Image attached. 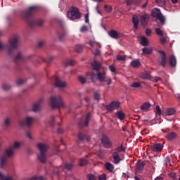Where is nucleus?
I'll list each match as a JSON object with an SVG mask.
<instances>
[{
	"label": "nucleus",
	"mask_w": 180,
	"mask_h": 180,
	"mask_svg": "<svg viewBox=\"0 0 180 180\" xmlns=\"http://www.w3.org/2000/svg\"><path fill=\"white\" fill-rule=\"evenodd\" d=\"M36 12H37V6H33L21 13V16L27 20V25L31 29L36 27V26H43L44 23L43 19H33V15H34Z\"/></svg>",
	"instance_id": "f257e3e1"
},
{
	"label": "nucleus",
	"mask_w": 180,
	"mask_h": 180,
	"mask_svg": "<svg viewBox=\"0 0 180 180\" xmlns=\"http://www.w3.org/2000/svg\"><path fill=\"white\" fill-rule=\"evenodd\" d=\"M19 47V35H13L9 39L8 44H2L0 41V51L6 50L10 57H15V50Z\"/></svg>",
	"instance_id": "f03ea898"
},
{
	"label": "nucleus",
	"mask_w": 180,
	"mask_h": 180,
	"mask_svg": "<svg viewBox=\"0 0 180 180\" xmlns=\"http://www.w3.org/2000/svg\"><path fill=\"white\" fill-rule=\"evenodd\" d=\"M20 147V143L15 142L14 145L6 150L5 155L1 158L0 165L1 168H5L8 165V158H11L15 155V151Z\"/></svg>",
	"instance_id": "7ed1b4c3"
},
{
	"label": "nucleus",
	"mask_w": 180,
	"mask_h": 180,
	"mask_svg": "<svg viewBox=\"0 0 180 180\" xmlns=\"http://www.w3.org/2000/svg\"><path fill=\"white\" fill-rule=\"evenodd\" d=\"M50 105L52 109H56L57 108L58 109H60V108L64 109V108H65V104L63 101V98H61V96L60 95L52 96L50 98Z\"/></svg>",
	"instance_id": "20e7f679"
},
{
	"label": "nucleus",
	"mask_w": 180,
	"mask_h": 180,
	"mask_svg": "<svg viewBox=\"0 0 180 180\" xmlns=\"http://www.w3.org/2000/svg\"><path fill=\"white\" fill-rule=\"evenodd\" d=\"M37 148L40 151V154L38 155V160L42 163L46 162V161H47V155L46 153H47L49 146L44 143H39L37 144Z\"/></svg>",
	"instance_id": "39448f33"
},
{
	"label": "nucleus",
	"mask_w": 180,
	"mask_h": 180,
	"mask_svg": "<svg viewBox=\"0 0 180 180\" xmlns=\"http://www.w3.org/2000/svg\"><path fill=\"white\" fill-rule=\"evenodd\" d=\"M67 15L70 20L81 19V13L79 12V9L77 7H72L69 11H68Z\"/></svg>",
	"instance_id": "423d86ee"
},
{
	"label": "nucleus",
	"mask_w": 180,
	"mask_h": 180,
	"mask_svg": "<svg viewBox=\"0 0 180 180\" xmlns=\"http://www.w3.org/2000/svg\"><path fill=\"white\" fill-rule=\"evenodd\" d=\"M151 15L153 18H155V19L160 20L161 25H165V17L161 13V10H160V8L152 10Z\"/></svg>",
	"instance_id": "0eeeda50"
},
{
	"label": "nucleus",
	"mask_w": 180,
	"mask_h": 180,
	"mask_svg": "<svg viewBox=\"0 0 180 180\" xmlns=\"http://www.w3.org/2000/svg\"><path fill=\"white\" fill-rule=\"evenodd\" d=\"M89 119H91V112H87L86 114L85 119L81 118L78 122V127L79 129H83V127H88L89 123Z\"/></svg>",
	"instance_id": "6e6552de"
},
{
	"label": "nucleus",
	"mask_w": 180,
	"mask_h": 180,
	"mask_svg": "<svg viewBox=\"0 0 180 180\" xmlns=\"http://www.w3.org/2000/svg\"><path fill=\"white\" fill-rule=\"evenodd\" d=\"M97 78L100 82H106L107 85L112 84V79L110 77H106V73L102 72H98Z\"/></svg>",
	"instance_id": "1a4fd4ad"
},
{
	"label": "nucleus",
	"mask_w": 180,
	"mask_h": 180,
	"mask_svg": "<svg viewBox=\"0 0 180 180\" xmlns=\"http://www.w3.org/2000/svg\"><path fill=\"white\" fill-rule=\"evenodd\" d=\"M119 108H120V103L116 101H112L110 104L105 105V109L110 112L117 110Z\"/></svg>",
	"instance_id": "9d476101"
},
{
	"label": "nucleus",
	"mask_w": 180,
	"mask_h": 180,
	"mask_svg": "<svg viewBox=\"0 0 180 180\" xmlns=\"http://www.w3.org/2000/svg\"><path fill=\"white\" fill-rule=\"evenodd\" d=\"M34 121V118L31 117H27L25 119L20 122V125L22 127L26 126V127H30V126L33 124Z\"/></svg>",
	"instance_id": "9b49d317"
},
{
	"label": "nucleus",
	"mask_w": 180,
	"mask_h": 180,
	"mask_svg": "<svg viewBox=\"0 0 180 180\" xmlns=\"http://www.w3.org/2000/svg\"><path fill=\"white\" fill-rule=\"evenodd\" d=\"M30 58H32V55L23 56L22 53L18 52L16 56L13 58V60L15 63H18V61H27Z\"/></svg>",
	"instance_id": "f8f14e48"
},
{
	"label": "nucleus",
	"mask_w": 180,
	"mask_h": 180,
	"mask_svg": "<svg viewBox=\"0 0 180 180\" xmlns=\"http://www.w3.org/2000/svg\"><path fill=\"white\" fill-rule=\"evenodd\" d=\"M54 81L55 86L56 88H58V89H64V88L67 86V82L61 81L58 77H55Z\"/></svg>",
	"instance_id": "ddd939ff"
},
{
	"label": "nucleus",
	"mask_w": 180,
	"mask_h": 180,
	"mask_svg": "<svg viewBox=\"0 0 180 180\" xmlns=\"http://www.w3.org/2000/svg\"><path fill=\"white\" fill-rule=\"evenodd\" d=\"M101 143L105 148H111L112 146H113V143H112V141H110L109 137L106 136L102 137Z\"/></svg>",
	"instance_id": "4468645a"
},
{
	"label": "nucleus",
	"mask_w": 180,
	"mask_h": 180,
	"mask_svg": "<svg viewBox=\"0 0 180 180\" xmlns=\"http://www.w3.org/2000/svg\"><path fill=\"white\" fill-rule=\"evenodd\" d=\"M150 150L154 153H161L164 150V146L160 143H153L150 146Z\"/></svg>",
	"instance_id": "2eb2a0df"
},
{
	"label": "nucleus",
	"mask_w": 180,
	"mask_h": 180,
	"mask_svg": "<svg viewBox=\"0 0 180 180\" xmlns=\"http://www.w3.org/2000/svg\"><path fill=\"white\" fill-rule=\"evenodd\" d=\"M149 20H150V15L147 13L143 14V15H141V17H140V22H141V26H143V27H146V26H147V25H148Z\"/></svg>",
	"instance_id": "dca6fc26"
},
{
	"label": "nucleus",
	"mask_w": 180,
	"mask_h": 180,
	"mask_svg": "<svg viewBox=\"0 0 180 180\" xmlns=\"http://www.w3.org/2000/svg\"><path fill=\"white\" fill-rule=\"evenodd\" d=\"M159 54H160V64L162 67L165 68L167 65V55L164 51H158Z\"/></svg>",
	"instance_id": "f3484780"
},
{
	"label": "nucleus",
	"mask_w": 180,
	"mask_h": 180,
	"mask_svg": "<svg viewBox=\"0 0 180 180\" xmlns=\"http://www.w3.org/2000/svg\"><path fill=\"white\" fill-rule=\"evenodd\" d=\"M43 98L39 99L37 103H35L32 106L33 112H39L41 109V103H43Z\"/></svg>",
	"instance_id": "a211bd4d"
},
{
	"label": "nucleus",
	"mask_w": 180,
	"mask_h": 180,
	"mask_svg": "<svg viewBox=\"0 0 180 180\" xmlns=\"http://www.w3.org/2000/svg\"><path fill=\"white\" fill-rule=\"evenodd\" d=\"M144 165H146L144 162L139 160L138 162L136 164V172L140 174V172H141V171L144 169Z\"/></svg>",
	"instance_id": "6ab92c4d"
},
{
	"label": "nucleus",
	"mask_w": 180,
	"mask_h": 180,
	"mask_svg": "<svg viewBox=\"0 0 180 180\" xmlns=\"http://www.w3.org/2000/svg\"><path fill=\"white\" fill-rule=\"evenodd\" d=\"M108 34L110 37H112V39H120V33L117 32V31L115 30H111L109 32Z\"/></svg>",
	"instance_id": "aec40b11"
},
{
	"label": "nucleus",
	"mask_w": 180,
	"mask_h": 180,
	"mask_svg": "<svg viewBox=\"0 0 180 180\" xmlns=\"http://www.w3.org/2000/svg\"><path fill=\"white\" fill-rule=\"evenodd\" d=\"M104 167L105 169L108 171V172H110L111 174H113V172H115V166L112 163L106 162L104 165Z\"/></svg>",
	"instance_id": "412c9836"
},
{
	"label": "nucleus",
	"mask_w": 180,
	"mask_h": 180,
	"mask_svg": "<svg viewBox=\"0 0 180 180\" xmlns=\"http://www.w3.org/2000/svg\"><path fill=\"white\" fill-rule=\"evenodd\" d=\"M139 16H137L136 15H133L132 23L134 25V29H135V30H137V29H139Z\"/></svg>",
	"instance_id": "4be33fe9"
},
{
	"label": "nucleus",
	"mask_w": 180,
	"mask_h": 180,
	"mask_svg": "<svg viewBox=\"0 0 180 180\" xmlns=\"http://www.w3.org/2000/svg\"><path fill=\"white\" fill-rule=\"evenodd\" d=\"M112 157L113 158L114 163L119 164V162H120V156L119 155V152H113L112 154Z\"/></svg>",
	"instance_id": "5701e85b"
},
{
	"label": "nucleus",
	"mask_w": 180,
	"mask_h": 180,
	"mask_svg": "<svg viewBox=\"0 0 180 180\" xmlns=\"http://www.w3.org/2000/svg\"><path fill=\"white\" fill-rule=\"evenodd\" d=\"M65 36H67V31L64 29H62L59 32H58V38L59 40L63 41V40L65 39Z\"/></svg>",
	"instance_id": "b1692460"
},
{
	"label": "nucleus",
	"mask_w": 180,
	"mask_h": 180,
	"mask_svg": "<svg viewBox=\"0 0 180 180\" xmlns=\"http://www.w3.org/2000/svg\"><path fill=\"white\" fill-rule=\"evenodd\" d=\"M64 171V167L63 166H59L53 168V174L55 175H57L58 176H60V173L63 172Z\"/></svg>",
	"instance_id": "393cba45"
},
{
	"label": "nucleus",
	"mask_w": 180,
	"mask_h": 180,
	"mask_svg": "<svg viewBox=\"0 0 180 180\" xmlns=\"http://www.w3.org/2000/svg\"><path fill=\"white\" fill-rule=\"evenodd\" d=\"M115 116H117V117L120 120H124V119L126 118V115L124 114V112H123V111L120 110L117 111L115 113Z\"/></svg>",
	"instance_id": "a878e982"
},
{
	"label": "nucleus",
	"mask_w": 180,
	"mask_h": 180,
	"mask_svg": "<svg viewBox=\"0 0 180 180\" xmlns=\"http://www.w3.org/2000/svg\"><path fill=\"white\" fill-rule=\"evenodd\" d=\"M169 65L174 68L176 67V58H175V56L172 55L169 58Z\"/></svg>",
	"instance_id": "bb28decb"
},
{
	"label": "nucleus",
	"mask_w": 180,
	"mask_h": 180,
	"mask_svg": "<svg viewBox=\"0 0 180 180\" xmlns=\"http://www.w3.org/2000/svg\"><path fill=\"white\" fill-rule=\"evenodd\" d=\"M91 65L94 68V70H96V71H99L101 70V63H98L96 60H94L92 63Z\"/></svg>",
	"instance_id": "cd10ccee"
},
{
	"label": "nucleus",
	"mask_w": 180,
	"mask_h": 180,
	"mask_svg": "<svg viewBox=\"0 0 180 180\" xmlns=\"http://www.w3.org/2000/svg\"><path fill=\"white\" fill-rule=\"evenodd\" d=\"M176 110L174 108H167L165 112L166 116H172V115H175Z\"/></svg>",
	"instance_id": "c85d7f7f"
},
{
	"label": "nucleus",
	"mask_w": 180,
	"mask_h": 180,
	"mask_svg": "<svg viewBox=\"0 0 180 180\" xmlns=\"http://www.w3.org/2000/svg\"><path fill=\"white\" fill-rule=\"evenodd\" d=\"M143 54H146L147 56H150V54H153L152 48L145 47L142 49Z\"/></svg>",
	"instance_id": "c756f323"
},
{
	"label": "nucleus",
	"mask_w": 180,
	"mask_h": 180,
	"mask_svg": "<svg viewBox=\"0 0 180 180\" xmlns=\"http://www.w3.org/2000/svg\"><path fill=\"white\" fill-rule=\"evenodd\" d=\"M131 65L134 68H139L140 65H141V63H140V61H139V60H134L131 63Z\"/></svg>",
	"instance_id": "7c9ffc66"
},
{
	"label": "nucleus",
	"mask_w": 180,
	"mask_h": 180,
	"mask_svg": "<svg viewBox=\"0 0 180 180\" xmlns=\"http://www.w3.org/2000/svg\"><path fill=\"white\" fill-rule=\"evenodd\" d=\"M126 4L129 5H139L140 4V0H127Z\"/></svg>",
	"instance_id": "2f4dec72"
},
{
	"label": "nucleus",
	"mask_w": 180,
	"mask_h": 180,
	"mask_svg": "<svg viewBox=\"0 0 180 180\" xmlns=\"http://www.w3.org/2000/svg\"><path fill=\"white\" fill-rule=\"evenodd\" d=\"M41 61H44V63H47V64H50L51 61H53L54 60V56H49L47 58L44 59L42 57H40Z\"/></svg>",
	"instance_id": "473e14b6"
},
{
	"label": "nucleus",
	"mask_w": 180,
	"mask_h": 180,
	"mask_svg": "<svg viewBox=\"0 0 180 180\" xmlns=\"http://www.w3.org/2000/svg\"><path fill=\"white\" fill-rule=\"evenodd\" d=\"M74 64H75V62H74V60L69 59L67 61L63 62V65H64V67H68V65H74Z\"/></svg>",
	"instance_id": "72a5a7b5"
},
{
	"label": "nucleus",
	"mask_w": 180,
	"mask_h": 180,
	"mask_svg": "<svg viewBox=\"0 0 180 180\" xmlns=\"http://www.w3.org/2000/svg\"><path fill=\"white\" fill-rule=\"evenodd\" d=\"M88 165V160L85 158H81L79 160V165L80 167H85V165Z\"/></svg>",
	"instance_id": "f704fd0d"
},
{
	"label": "nucleus",
	"mask_w": 180,
	"mask_h": 180,
	"mask_svg": "<svg viewBox=\"0 0 180 180\" xmlns=\"http://www.w3.org/2000/svg\"><path fill=\"white\" fill-rule=\"evenodd\" d=\"M140 44H141V46H148V40H147V37H142L141 39V42Z\"/></svg>",
	"instance_id": "c9c22d12"
},
{
	"label": "nucleus",
	"mask_w": 180,
	"mask_h": 180,
	"mask_svg": "<svg viewBox=\"0 0 180 180\" xmlns=\"http://www.w3.org/2000/svg\"><path fill=\"white\" fill-rule=\"evenodd\" d=\"M150 106H151V104H150V103H144L141 106V110H147V109H150Z\"/></svg>",
	"instance_id": "e433bc0d"
},
{
	"label": "nucleus",
	"mask_w": 180,
	"mask_h": 180,
	"mask_svg": "<svg viewBox=\"0 0 180 180\" xmlns=\"http://www.w3.org/2000/svg\"><path fill=\"white\" fill-rule=\"evenodd\" d=\"M117 153H124L126 151V148L123 147V144H120L115 148Z\"/></svg>",
	"instance_id": "4c0bfd02"
},
{
	"label": "nucleus",
	"mask_w": 180,
	"mask_h": 180,
	"mask_svg": "<svg viewBox=\"0 0 180 180\" xmlns=\"http://www.w3.org/2000/svg\"><path fill=\"white\" fill-rule=\"evenodd\" d=\"M142 78H143V79H151V74L148 72H145L142 75Z\"/></svg>",
	"instance_id": "58836bf2"
},
{
	"label": "nucleus",
	"mask_w": 180,
	"mask_h": 180,
	"mask_svg": "<svg viewBox=\"0 0 180 180\" xmlns=\"http://www.w3.org/2000/svg\"><path fill=\"white\" fill-rule=\"evenodd\" d=\"M94 98L95 101H97L98 102H99V101H101V94H99V92L98 91H94Z\"/></svg>",
	"instance_id": "ea45409f"
},
{
	"label": "nucleus",
	"mask_w": 180,
	"mask_h": 180,
	"mask_svg": "<svg viewBox=\"0 0 180 180\" xmlns=\"http://www.w3.org/2000/svg\"><path fill=\"white\" fill-rule=\"evenodd\" d=\"M75 49L77 53H82L83 48L82 46L77 44L75 46Z\"/></svg>",
	"instance_id": "a19ab883"
},
{
	"label": "nucleus",
	"mask_w": 180,
	"mask_h": 180,
	"mask_svg": "<svg viewBox=\"0 0 180 180\" xmlns=\"http://www.w3.org/2000/svg\"><path fill=\"white\" fill-rule=\"evenodd\" d=\"M155 33L158 36H161L162 37L164 36V32L160 28H155Z\"/></svg>",
	"instance_id": "79ce46f5"
},
{
	"label": "nucleus",
	"mask_w": 180,
	"mask_h": 180,
	"mask_svg": "<svg viewBox=\"0 0 180 180\" xmlns=\"http://www.w3.org/2000/svg\"><path fill=\"white\" fill-rule=\"evenodd\" d=\"M72 167L74 166L71 163L65 164V169H67V171H71V169H72Z\"/></svg>",
	"instance_id": "37998d69"
},
{
	"label": "nucleus",
	"mask_w": 180,
	"mask_h": 180,
	"mask_svg": "<svg viewBox=\"0 0 180 180\" xmlns=\"http://www.w3.org/2000/svg\"><path fill=\"white\" fill-rule=\"evenodd\" d=\"M25 82H26V79H18L16 81L17 85H23V84H25Z\"/></svg>",
	"instance_id": "c03bdc74"
},
{
	"label": "nucleus",
	"mask_w": 180,
	"mask_h": 180,
	"mask_svg": "<svg viewBox=\"0 0 180 180\" xmlns=\"http://www.w3.org/2000/svg\"><path fill=\"white\" fill-rule=\"evenodd\" d=\"M10 125H11V120H9L8 118L6 119L4 121V127L6 129L9 127Z\"/></svg>",
	"instance_id": "a18cd8bd"
},
{
	"label": "nucleus",
	"mask_w": 180,
	"mask_h": 180,
	"mask_svg": "<svg viewBox=\"0 0 180 180\" xmlns=\"http://www.w3.org/2000/svg\"><path fill=\"white\" fill-rule=\"evenodd\" d=\"M30 180H44V177L41 176H34L30 179Z\"/></svg>",
	"instance_id": "49530a36"
},
{
	"label": "nucleus",
	"mask_w": 180,
	"mask_h": 180,
	"mask_svg": "<svg viewBox=\"0 0 180 180\" xmlns=\"http://www.w3.org/2000/svg\"><path fill=\"white\" fill-rule=\"evenodd\" d=\"M4 91H9L11 89V86L6 83H4L2 86Z\"/></svg>",
	"instance_id": "de8ad7c7"
},
{
	"label": "nucleus",
	"mask_w": 180,
	"mask_h": 180,
	"mask_svg": "<svg viewBox=\"0 0 180 180\" xmlns=\"http://www.w3.org/2000/svg\"><path fill=\"white\" fill-rule=\"evenodd\" d=\"M104 8H105L106 12H108V13H110V12H112V6H108V5H105Z\"/></svg>",
	"instance_id": "09e8293b"
},
{
	"label": "nucleus",
	"mask_w": 180,
	"mask_h": 180,
	"mask_svg": "<svg viewBox=\"0 0 180 180\" xmlns=\"http://www.w3.org/2000/svg\"><path fill=\"white\" fill-rule=\"evenodd\" d=\"M156 115H158V116H161L162 115L161 108H160V105H156Z\"/></svg>",
	"instance_id": "8fccbe9b"
},
{
	"label": "nucleus",
	"mask_w": 180,
	"mask_h": 180,
	"mask_svg": "<svg viewBox=\"0 0 180 180\" xmlns=\"http://www.w3.org/2000/svg\"><path fill=\"white\" fill-rule=\"evenodd\" d=\"M78 79L82 84H85L86 82V79L82 76H79Z\"/></svg>",
	"instance_id": "3c124183"
},
{
	"label": "nucleus",
	"mask_w": 180,
	"mask_h": 180,
	"mask_svg": "<svg viewBox=\"0 0 180 180\" xmlns=\"http://www.w3.org/2000/svg\"><path fill=\"white\" fill-rule=\"evenodd\" d=\"M117 60L119 61H124L126 60V56H122V55H118L117 56Z\"/></svg>",
	"instance_id": "603ef678"
},
{
	"label": "nucleus",
	"mask_w": 180,
	"mask_h": 180,
	"mask_svg": "<svg viewBox=\"0 0 180 180\" xmlns=\"http://www.w3.org/2000/svg\"><path fill=\"white\" fill-rule=\"evenodd\" d=\"M87 179L89 180H96V177L92 174H87Z\"/></svg>",
	"instance_id": "864d4df0"
},
{
	"label": "nucleus",
	"mask_w": 180,
	"mask_h": 180,
	"mask_svg": "<svg viewBox=\"0 0 180 180\" xmlns=\"http://www.w3.org/2000/svg\"><path fill=\"white\" fill-rule=\"evenodd\" d=\"M164 162H165V164L166 165H168V164H170V162H171V159L169 158V156L165 157V160H164Z\"/></svg>",
	"instance_id": "5fc2aeb1"
},
{
	"label": "nucleus",
	"mask_w": 180,
	"mask_h": 180,
	"mask_svg": "<svg viewBox=\"0 0 180 180\" xmlns=\"http://www.w3.org/2000/svg\"><path fill=\"white\" fill-rule=\"evenodd\" d=\"M87 75L91 77L92 81H94V78H95V73L94 72H87Z\"/></svg>",
	"instance_id": "6e6d98bb"
},
{
	"label": "nucleus",
	"mask_w": 180,
	"mask_h": 180,
	"mask_svg": "<svg viewBox=\"0 0 180 180\" xmlns=\"http://www.w3.org/2000/svg\"><path fill=\"white\" fill-rule=\"evenodd\" d=\"M141 86V84L139 82H134L131 85L132 88H140Z\"/></svg>",
	"instance_id": "4d7b16f0"
},
{
	"label": "nucleus",
	"mask_w": 180,
	"mask_h": 180,
	"mask_svg": "<svg viewBox=\"0 0 180 180\" xmlns=\"http://www.w3.org/2000/svg\"><path fill=\"white\" fill-rule=\"evenodd\" d=\"M157 4H159L160 6H164L165 5V1L164 0H155Z\"/></svg>",
	"instance_id": "13d9d810"
},
{
	"label": "nucleus",
	"mask_w": 180,
	"mask_h": 180,
	"mask_svg": "<svg viewBox=\"0 0 180 180\" xmlns=\"http://www.w3.org/2000/svg\"><path fill=\"white\" fill-rule=\"evenodd\" d=\"M176 136H166L167 140H169V141H172V140H175Z\"/></svg>",
	"instance_id": "bf43d9fd"
},
{
	"label": "nucleus",
	"mask_w": 180,
	"mask_h": 180,
	"mask_svg": "<svg viewBox=\"0 0 180 180\" xmlns=\"http://www.w3.org/2000/svg\"><path fill=\"white\" fill-rule=\"evenodd\" d=\"M160 41L161 44H165V43H167V38L161 37L160 39Z\"/></svg>",
	"instance_id": "052dcab7"
},
{
	"label": "nucleus",
	"mask_w": 180,
	"mask_h": 180,
	"mask_svg": "<svg viewBox=\"0 0 180 180\" xmlns=\"http://www.w3.org/2000/svg\"><path fill=\"white\" fill-rule=\"evenodd\" d=\"M85 22L89 23V14L86 13L84 15Z\"/></svg>",
	"instance_id": "680f3d73"
},
{
	"label": "nucleus",
	"mask_w": 180,
	"mask_h": 180,
	"mask_svg": "<svg viewBox=\"0 0 180 180\" xmlns=\"http://www.w3.org/2000/svg\"><path fill=\"white\" fill-rule=\"evenodd\" d=\"M99 180H106V174H101L98 176Z\"/></svg>",
	"instance_id": "e2e57ef3"
},
{
	"label": "nucleus",
	"mask_w": 180,
	"mask_h": 180,
	"mask_svg": "<svg viewBox=\"0 0 180 180\" xmlns=\"http://www.w3.org/2000/svg\"><path fill=\"white\" fill-rule=\"evenodd\" d=\"M110 70L111 71V72H116V68H115V66H113V65H111L109 66Z\"/></svg>",
	"instance_id": "0e129e2a"
},
{
	"label": "nucleus",
	"mask_w": 180,
	"mask_h": 180,
	"mask_svg": "<svg viewBox=\"0 0 180 180\" xmlns=\"http://www.w3.org/2000/svg\"><path fill=\"white\" fill-rule=\"evenodd\" d=\"M46 44V41H40L38 43V47H43V46H44Z\"/></svg>",
	"instance_id": "69168bd1"
},
{
	"label": "nucleus",
	"mask_w": 180,
	"mask_h": 180,
	"mask_svg": "<svg viewBox=\"0 0 180 180\" xmlns=\"http://www.w3.org/2000/svg\"><path fill=\"white\" fill-rule=\"evenodd\" d=\"M54 116H52L51 117V122H50V124H51V126H54V124H56V122H54Z\"/></svg>",
	"instance_id": "338daca9"
},
{
	"label": "nucleus",
	"mask_w": 180,
	"mask_h": 180,
	"mask_svg": "<svg viewBox=\"0 0 180 180\" xmlns=\"http://www.w3.org/2000/svg\"><path fill=\"white\" fill-rule=\"evenodd\" d=\"M146 36H150V34H151V30L147 28L146 30Z\"/></svg>",
	"instance_id": "774afa93"
}]
</instances>
